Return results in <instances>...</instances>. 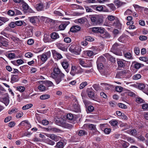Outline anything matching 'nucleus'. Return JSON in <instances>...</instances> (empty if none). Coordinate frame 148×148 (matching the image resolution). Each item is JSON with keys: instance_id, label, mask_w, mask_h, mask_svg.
I'll return each mask as SVG.
<instances>
[{"instance_id": "obj_1", "label": "nucleus", "mask_w": 148, "mask_h": 148, "mask_svg": "<svg viewBox=\"0 0 148 148\" xmlns=\"http://www.w3.org/2000/svg\"><path fill=\"white\" fill-rule=\"evenodd\" d=\"M69 50L71 53L79 55L81 49L78 46H76L73 44L69 48Z\"/></svg>"}, {"instance_id": "obj_2", "label": "nucleus", "mask_w": 148, "mask_h": 148, "mask_svg": "<svg viewBox=\"0 0 148 148\" xmlns=\"http://www.w3.org/2000/svg\"><path fill=\"white\" fill-rule=\"evenodd\" d=\"M51 56V52L50 51H48L43 53L38 56V58L40 59L42 62H45L47 59Z\"/></svg>"}, {"instance_id": "obj_3", "label": "nucleus", "mask_w": 148, "mask_h": 148, "mask_svg": "<svg viewBox=\"0 0 148 148\" xmlns=\"http://www.w3.org/2000/svg\"><path fill=\"white\" fill-rule=\"evenodd\" d=\"M118 67L124 68L127 64V61L123 59H118L117 60Z\"/></svg>"}, {"instance_id": "obj_4", "label": "nucleus", "mask_w": 148, "mask_h": 148, "mask_svg": "<svg viewBox=\"0 0 148 148\" xmlns=\"http://www.w3.org/2000/svg\"><path fill=\"white\" fill-rule=\"evenodd\" d=\"M86 92L88 96L94 100L95 98L94 91L92 88H88L87 89Z\"/></svg>"}, {"instance_id": "obj_5", "label": "nucleus", "mask_w": 148, "mask_h": 148, "mask_svg": "<svg viewBox=\"0 0 148 148\" xmlns=\"http://www.w3.org/2000/svg\"><path fill=\"white\" fill-rule=\"evenodd\" d=\"M105 59L103 56H101L98 58L97 61V66L99 69H101L103 67V66L102 63H100L105 61Z\"/></svg>"}, {"instance_id": "obj_6", "label": "nucleus", "mask_w": 148, "mask_h": 148, "mask_svg": "<svg viewBox=\"0 0 148 148\" xmlns=\"http://www.w3.org/2000/svg\"><path fill=\"white\" fill-rule=\"evenodd\" d=\"M46 136L47 137L56 142L59 140L61 138L60 137L54 134H47Z\"/></svg>"}, {"instance_id": "obj_7", "label": "nucleus", "mask_w": 148, "mask_h": 148, "mask_svg": "<svg viewBox=\"0 0 148 148\" xmlns=\"http://www.w3.org/2000/svg\"><path fill=\"white\" fill-rule=\"evenodd\" d=\"M34 8L38 11H43L45 8V6L42 2L39 3L34 5Z\"/></svg>"}, {"instance_id": "obj_8", "label": "nucleus", "mask_w": 148, "mask_h": 148, "mask_svg": "<svg viewBox=\"0 0 148 148\" xmlns=\"http://www.w3.org/2000/svg\"><path fill=\"white\" fill-rule=\"evenodd\" d=\"M8 42L5 38L2 36H0V47H8Z\"/></svg>"}, {"instance_id": "obj_9", "label": "nucleus", "mask_w": 148, "mask_h": 148, "mask_svg": "<svg viewBox=\"0 0 148 148\" xmlns=\"http://www.w3.org/2000/svg\"><path fill=\"white\" fill-rule=\"evenodd\" d=\"M51 77L54 79L57 84H58L62 80V78L64 77H61L59 75H57L55 74H51Z\"/></svg>"}, {"instance_id": "obj_10", "label": "nucleus", "mask_w": 148, "mask_h": 148, "mask_svg": "<svg viewBox=\"0 0 148 148\" xmlns=\"http://www.w3.org/2000/svg\"><path fill=\"white\" fill-rule=\"evenodd\" d=\"M53 73L52 74H55L57 75H59L61 77H64V75L62 73L60 69L58 67H55L53 69Z\"/></svg>"}, {"instance_id": "obj_11", "label": "nucleus", "mask_w": 148, "mask_h": 148, "mask_svg": "<svg viewBox=\"0 0 148 148\" xmlns=\"http://www.w3.org/2000/svg\"><path fill=\"white\" fill-rule=\"evenodd\" d=\"M99 18V16L97 15L96 16H92L91 17V20L92 23L94 24H99L101 22H99L98 21V20Z\"/></svg>"}, {"instance_id": "obj_12", "label": "nucleus", "mask_w": 148, "mask_h": 148, "mask_svg": "<svg viewBox=\"0 0 148 148\" xmlns=\"http://www.w3.org/2000/svg\"><path fill=\"white\" fill-rule=\"evenodd\" d=\"M52 52L54 58L56 59H60L62 58L61 54L57 52L55 50H52Z\"/></svg>"}, {"instance_id": "obj_13", "label": "nucleus", "mask_w": 148, "mask_h": 148, "mask_svg": "<svg viewBox=\"0 0 148 148\" xmlns=\"http://www.w3.org/2000/svg\"><path fill=\"white\" fill-rule=\"evenodd\" d=\"M70 74L73 76L77 74V66L72 65Z\"/></svg>"}, {"instance_id": "obj_14", "label": "nucleus", "mask_w": 148, "mask_h": 148, "mask_svg": "<svg viewBox=\"0 0 148 148\" xmlns=\"http://www.w3.org/2000/svg\"><path fill=\"white\" fill-rule=\"evenodd\" d=\"M22 8L25 12H32V10L29 8V7L27 4L24 3L22 6Z\"/></svg>"}, {"instance_id": "obj_15", "label": "nucleus", "mask_w": 148, "mask_h": 148, "mask_svg": "<svg viewBox=\"0 0 148 148\" xmlns=\"http://www.w3.org/2000/svg\"><path fill=\"white\" fill-rule=\"evenodd\" d=\"M80 27L78 25H75L72 27L70 29V31L72 32H76L80 30Z\"/></svg>"}, {"instance_id": "obj_16", "label": "nucleus", "mask_w": 148, "mask_h": 148, "mask_svg": "<svg viewBox=\"0 0 148 148\" xmlns=\"http://www.w3.org/2000/svg\"><path fill=\"white\" fill-rule=\"evenodd\" d=\"M69 23L70 22L69 21L65 22L59 25V28L60 30H63Z\"/></svg>"}, {"instance_id": "obj_17", "label": "nucleus", "mask_w": 148, "mask_h": 148, "mask_svg": "<svg viewBox=\"0 0 148 148\" xmlns=\"http://www.w3.org/2000/svg\"><path fill=\"white\" fill-rule=\"evenodd\" d=\"M19 79L18 75H13L12 76L11 78V82L13 83L17 82Z\"/></svg>"}, {"instance_id": "obj_18", "label": "nucleus", "mask_w": 148, "mask_h": 148, "mask_svg": "<svg viewBox=\"0 0 148 148\" xmlns=\"http://www.w3.org/2000/svg\"><path fill=\"white\" fill-rule=\"evenodd\" d=\"M90 7L94 9H95L97 11H103V7L102 6L91 5Z\"/></svg>"}, {"instance_id": "obj_19", "label": "nucleus", "mask_w": 148, "mask_h": 148, "mask_svg": "<svg viewBox=\"0 0 148 148\" xmlns=\"http://www.w3.org/2000/svg\"><path fill=\"white\" fill-rule=\"evenodd\" d=\"M121 25V23L118 20V18H116L115 19V21L112 24V25L115 27H119Z\"/></svg>"}, {"instance_id": "obj_20", "label": "nucleus", "mask_w": 148, "mask_h": 148, "mask_svg": "<svg viewBox=\"0 0 148 148\" xmlns=\"http://www.w3.org/2000/svg\"><path fill=\"white\" fill-rule=\"evenodd\" d=\"M78 62L79 64L82 66L85 67L86 64V59H79L78 60Z\"/></svg>"}, {"instance_id": "obj_21", "label": "nucleus", "mask_w": 148, "mask_h": 148, "mask_svg": "<svg viewBox=\"0 0 148 148\" xmlns=\"http://www.w3.org/2000/svg\"><path fill=\"white\" fill-rule=\"evenodd\" d=\"M51 37L52 39L54 40H56L59 38L58 34L56 32H54L51 34Z\"/></svg>"}, {"instance_id": "obj_22", "label": "nucleus", "mask_w": 148, "mask_h": 148, "mask_svg": "<svg viewBox=\"0 0 148 148\" xmlns=\"http://www.w3.org/2000/svg\"><path fill=\"white\" fill-rule=\"evenodd\" d=\"M64 144L61 141H59L56 143L55 147L58 148H63L64 145Z\"/></svg>"}, {"instance_id": "obj_23", "label": "nucleus", "mask_w": 148, "mask_h": 148, "mask_svg": "<svg viewBox=\"0 0 148 148\" xmlns=\"http://www.w3.org/2000/svg\"><path fill=\"white\" fill-rule=\"evenodd\" d=\"M49 130L53 133H60L61 132L60 130L55 127L50 128H49Z\"/></svg>"}, {"instance_id": "obj_24", "label": "nucleus", "mask_w": 148, "mask_h": 148, "mask_svg": "<svg viewBox=\"0 0 148 148\" xmlns=\"http://www.w3.org/2000/svg\"><path fill=\"white\" fill-rule=\"evenodd\" d=\"M75 23L78 24H82L84 23V19L83 18H82L79 19H77L75 21Z\"/></svg>"}, {"instance_id": "obj_25", "label": "nucleus", "mask_w": 148, "mask_h": 148, "mask_svg": "<svg viewBox=\"0 0 148 148\" xmlns=\"http://www.w3.org/2000/svg\"><path fill=\"white\" fill-rule=\"evenodd\" d=\"M84 53L85 54H86L89 57H91L95 54V53L90 50L85 51H84Z\"/></svg>"}, {"instance_id": "obj_26", "label": "nucleus", "mask_w": 148, "mask_h": 148, "mask_svg": "<svg viewBox=\"0 0 148 148\" xmlns=\"http://www.w3.org/2000/svg\"><path fill=\"white\" fill-rule=\"evenodd\" d=\"M96 126V125L90 124H89L88 125V128L92 130H94L95 132L97 131Z\"/></svg>"}, {"instance_id": "obj_27", "label": "nucleus", "mask_w": 148, "mask_h": 148, "mask_svg": "<svg viewBox=\"0 0 148 148\" xmlns=\"http://www.w3.org/2000/svg\"><path fill=\"white\" fill-rule=\"evenodd\" d=\"M84 69H82L80 66H77V74H81L84 73Z\"/></svg>"}, {"instance_id": "obj_28", "label": "nucleus", "mask_w": 148, "mask_h": 148, "mask_svg": "<svg viewBox=\"0 0 148 148\" xmlns=\"http://www.w3.org/2000/svg\"><path fill=\"white\" fill-rule=\"evenodd\" d=\"M120 143L124 148H127L129 145V144L127 142L123 140H121Z\"/></svg>"}, {"instance_id": "obj_29", "label": "nucleus", "mask_w": 148, "mask_h": 148, "mask_svg": "<svg viewBox=\"0 0 148 148\" xmlns=\"http://www.w3.org/2000/svg\"><path fill=\"white\" fill-rule=\"evenodd\" d=\"M92 60H86V64L85 68L89 67L92 66Z\"/></svg>"}, {"instance_id": "obj_30", "label": "nucleus", "mask_w": 148, "mask_h": 148, "mask_svg": "<svg viewBox=\"0 0 148 148\" xmlns=\"http://www.w3.org/2000/svg\"><path fill=\"white\" fill-rule=\"evenodd\" d=\"M45 141L46 143L51 145H53L55 144V143L54 141L49 138L46 139L45 140Z\"/></svg>"}, {"instance_id": "obj_31", "label": "nucleus", "mask_w": 148, "mask_h": 148, "mask_svg": "<svg viewBox=\"0 0 148 148\" xmlns=\"http://www.w3.org/2000/svg\"><path fill=\"white\" fill-rule=\"evenodd\" d=\"M43 41L45 42H50L49 36L47 34H45L44 36L43 39Z\"/></svg>"}, {"instance_id": "obj_32", "label": "nucleus", "mask_w": 148, "mask_h": 148, "mask_svg": "<svg viewBox=\"0 0 148 148\" xmlns=\"http://www.w3.org/2000/svg\"><path fill=\"white\" fill-rule=\"evenodd\" d=\"M106 56L107 57V58L109 59V60L111 62L113 63H114L115 61V58L109 55L108 53L106 54Z\"/></svg>"}, {"instance_id": "obj_33", "label": "nucleus", "mask_w": 148, "mask_h": 148, "mask_svg": "<svg viewBox=\"0 0 148 148\" xmlns=\"http://www.w3.org/2000/svg\"><path fill=\"white\" fill-rule=\"evenodd\" d=\"M50 96L48 94H45L42 95L40 97V99L41 100H45L50 98Z\"/></svg>"}, {"instance_id": "obj_34", "label": "nucleus", "mask_w": 148, "mask_h": 148, "mask_svg": "<svg viewBox=\"0 0 148 148\" xmlns=\"http://www.w3.org/2000/svg\"><path fill=\"white\" fill-rule=\"evenodd\" d=\"M33 104H32L29 103L23 106L22 107V109L23 110L31 108Z\"/></svg>"}, {"instance_id": "obj_35", "label": "nucleus", "mask_w": 148, "mask_h": 148, "mask_svg": "<svg viewBox=\"0 0 148 148\" xmlns=\"http://www.w3.org/2000/svg\"><path fill=\"white\" fill-rule=\"evenodd\" d=\"M87 134V132L85 130H80L78 132V134L80 136H83Z\"/></svg>"}, {"instance_id": "obj_36", "label": "nucleus", "mask_w": 148, "mask_h": 148, "mask_svg": "<svg viewBox=\"0 0 148 148\" xmlns=\"http://www.w3.org/2000/svg\"><path fill=\"white\" fill-rule=\"evenodd\" d=\"M62 65L64 69H67L69 66V64L68 62L66 61H64L62 63Z\"/></svg>"}, {"instance_id": "obj_37", "label": "nucleus", "mask_w": 148, "mask_h": 148, "mask_svg": "<svg viewBox=\"0 0 148 148\" xmlns=\"http://www.w3.org/2000/svg\"><path fill=\"white\" fill-rule=\"evenodd\" d=\"M38 88L39 90L42 91H45V90L48 89V88H46L45 86L41 84L40 85L38 86Z\"/></svg>"}, {"instance_id": "obj_38", "label": "nucleus", "mask_w": 148, "mask_h": 148, "mask_svg": "<svg viewBox=\"0 0 148 148\" xmlns=\"http://www.w3.org/2000/svg\"><path fill=\"white\" fill-rule=\"evenodd\" d=\"M124 73V71H121L117 72L116 75V77L117 78H122V75Z\"/></svg>"}, {"instance_id": "obj_39", "label": "nucleus", "mask_w": 148, "mask_h": 148, "mask_svg": "<svg viewBox=\"0 0 148 148\" xmlns=\"http://www.w3.org/2000/svg\"><path fill=\"white\" fill-rule=\"evenodd\" d=\"M110 123L112 125L115 126L117 125V121L115 120H112L109 121Z\"/></svg>"}, {"instance_id": "obj_40", "label": "nucleus", "mask_w": 148, "mask_h": 148, "mask_svg": "<svg viewBox=\"0 0 148 148\" xmlns=\"http://www.w3.org/2000/svg\"><path fill=\"white\" fill-rule=\"evenodd\" d=\"M73 108L74 109V111L76 112H78L79 110V106L76 103L73 106Z\"/></svg>"}, {"instance_id": "obj_41", "label": "nucleus", "mask_w": 148, "mask_h": 148, "mask_svg": "<svg viewBox=\"0 0 148 148\" xmlns=\"http://www.w3.org/2000/svg\"><path fill=\"white\" fill-rule=\"evenodd\" d=\"M46 85L48 86H54L53 83L51 81L47 80L45 82Z\"/></svg>"}, {"instance_id": "obj_42", "label": "nucleus", "mask_w": 148, "mask_h": 148, "mask_svg": "<svg viewBox=\"0 0 148 148\" xmlns=\"http://www.w3.org/2000/svg\"><path fill=\"white\" fill-rule=\"evenodd\" d=\"M124 56L128 59H132V56L130 52H127L124 54Z\"/></svg>"}, {"instance_id": "obj_43", "label": "nucleus", "mask_w": 148, "mask_h": 148, "mask_svg": "<svg viewBox=\"0 0 148 148\" xmlns=\"http://www.w3.org/2000/svg\"><path fill=\"white\" fill-rule=\"evenodd\" d=\"M141 77V75L140 74H136L133 76L132 78L134 80H138Z\"/></svg>"}, {"instance_id": "obj_44", "label": "nucleus", "mask_w": 148, "mask_h": 148, "mask_svg": "<svg viewBox=\"0 0 148 148\" xmlns=\"http://www.w3.org/2000/svg\"><path fill=\"white\" fill-rule=\"evenodd\" d=\"M129 133L131 135L135 136L137 134V131L135 130H129Z\"/></svg>"}, {"instance_id": "obj_45", "label": "nucleus", "mask_w": 148, "mask_h": 148, "mask_svg": "<svg viewBox=\"0 0 148 148\" xmlns=\"http://www.w3.org/2000/svg\"><path fill=\"white\" fill-rule=\"evenodd\" d=\"M123 89L122 87L119 86H116L115 88L116 91L119 92H121L122 91Z\"/></svg>"}, {"instance_id": "obj_46", "label": "nucleus", "mask_w": 148, "mask_h": 148, "mask_svg": "<svg viewBox=\"0 0 148 148\" xmlns=\"http://www.w3.org/2000/svg\"><path fill=\"white\" fill-rule=\"evenodd\" d=\"M116 17L113 15H108V16L107 18L110 21H112L116 18Z\"/></svg>"}, {"instance_id": "obj_47", "label": "nucleus", "mask_w": 148, "mask_h": 148, "mask_svg": "<svg viewBox=\"0 0 148 148\" xmlns=\"http://www.w3.org/2000/svg\"><path fill=\"white\" fill-rule=\"evenodd\" d=\"M18 111L17 109L15 108H13L11 110H10L8 112V113L11 114L13 113H15Z\"/></svg>"}, {"instance_id": "obj_48", "label": "nucleus", "mask_w": 148, "mask_h": 148, "mask_svg": "<svg viewBox=\"0 0 148 148\" xmlns=\"http://www.w3.org/2000/svg\"><path fill=\"white\" fill-rule=\"evenodd\" d=\"M140 60L143 61L148 64V58L145 57H141L139 58Z\"/></svg>"}, {"instance_id": "obj_49", "label": "nucleus", "mask_w": 148, "mask_h": 148, "mask_svg": "<svg viewBox=\"0 0 148 148\" xmlns=\"http://www.w3.org/2000/svg\"><path fill=\"white\" fill-rule=\"evenodd\" d=\"M87 85V83L86 82H82L80 85L79 88L82 89L83 88L86 86Z\"/></svg>"}, {"instance_id": "obj_50", "label": "nucleus", "mask_w": 148, "mask_h": 148, "mask_svg": "<svg viewBox=\"0 0 148 148\" xmlns=\"http://www.w3.org/2000/svg\"><path fill=\"white\" fill-rule=\"evenodd\" d=\"M17 89L20 92H23L25 90V88L23 86H19L17 87Z\"/></svg>"}, {"instance_id": "obj_51", "label": "nucleus", "mask_w": 148, "mask_h": 148, "mask_svg": "<svg viewBox=\"0 0 148 148\" xmlns=\"http://www.w3.org/2000/svg\"><path fill=\"white\" fill-rule=\"evenodd\" d=\"M118 106L119 108H122L126 109L127 108V106L125 105L122 103H119L118 104Z\"/></svg>"}, {"instance_id": "obj_52", "label": "nucleus", "mask_w": 148, "mask_h": 148, "mask_svg": "<svg viewBox=\"0 0 148 148\" xmlns=\"http://www.w3.org/2000/svg\"><path fill=\"white\" fill-rule=\"evenodd\" d=\"M145 87V85L143 83H140L138 85V88L141 90L144 89Z\"/></svg>"}, {"instance_id": "obj_53", "label": "nucleus", "mask_w": 148, "mask_h": 148, "mask_svg": "<svg viewBox=\"0 0 148 148\" xmlns=\"http://www.w3.org/2000/svg\"><path fill=\"white\" fill-rule=\"evenodd\" d=\"M8 26L11 28H14L16 26L15 21L11 22L9 24Z\"/></svg>"}, {"instance_id": "obj_54", "label": "nucleus", "mask_w": 148, "mask_h": 148, "mask_svg": "<svg viewBox=\"0 0 148 148\" xmlns=\"http://www.w3.org/2000/svg\"><path fill=\"white\" fill-rule=\"evenodd\" d=\"M66 118L69 120H72L73 119V114L69 113L67 114Z\"/></svg>"}, {"instance_id": "obj_55", "label": "nucleus", "mask_w": 148, "mask_h": 148, "mask_svg": "<svg viewBox=\"0 0 148 148\" xmlns=\"http://www.w3.org/2000/svg\"><path fill=\"white\" fill-rule=\"evenodd\" d=\"M33 56V54L31 52H28L26 53L25 56L26 57L28 58H30L32 57Z\"/></svg>"}, {"instance_id": "obj_56", "label": "nucleus", "mask_w": 148, "mask_h": 148, "mask_svg": "<svg viewBox=\"0 0 148 148\" xmlns=\"http://www.w3.org/2000/svg\"><path fill=\"white\" fill-rule=\"evenodd\" d=\"M23 21H15L16 25L18 26H21L23 24Z\"/></svg>"}, {"instance_id": "obj_57", "label": "nucleus", "mask_w": 148, "mask_h": 148, "mask_svg": "<svg viewBox=\"0 0 148 148\" xmlns=\"http://www.w3.org/2000/svg\"><path fill=\"white\" fill-rule=\"evenodd\" d=\"M84 13L83 12H74L73 13V15L74 16H80L83 14Z\"/></svg>"}, {"instance_id": "obj_58", "label": "nucleus", "mask_w": 148, "mask_h": 148, "mask_svg": "<svg viewBox=\"0 0 148 148\" xmlns=\"http://www.w3.org/2000/svg\"><path fill=\"white\" fill-rule=\"evenodd\" d=\"M8 14L10 16H13L15 14L14 10L13 11L11 10H9L8 12Z\"/></svg>"}, {"instance_id": "obj_59", "label": "nucleus", "mask_w": 148, "mask_h": 148, "mask_svg": "<svg viewBox=\"0 0 148 148\" xmlns=\"http://www.w3.org/2000/svg\"><path fill=\"white\" fill-rule=\"evenodd\" d=\"M85 8L87 12H93L92 10L88 6H85Z\"/></svg>"}, {"instance_id": "obj_60", "label": "nucleus", "mask_w": 148, "mask_h": 148, "mask_svg": "<svg viewBox=\"0 0 148 148\" xmlns=\"http://www.w3.org/2000/svg\"><path fill=\"white\" fill-rule=\"evenodd\" d=\"M139 39L141 40L144 41L147 39V36H140L139 37Z\"/></svg>"}, {"instance_id": "obj_61", "label": "nucleus", "mask_w": 148, "mask_h": 148, "mask_svg": "<svg viewBox=\"0 0 148 148\" xmlns=\"http://www.w3.org/2000/svg\"><path fill=\"white\" fill-rule=\"evenodd\" d=\"M64 41L66 43H69L71 42V40L69 37H66L64 39Z\"/></svg>"}, {"instance_id": "obj_62", "label": "nucleus", "mask_w": 148, "mask_h": 148, "mask_svg": "<svg viewBox=\"0 0 148 148\" xmlns=\"http://www.w3.org/2000/svg\"><path fill=\"white\" fill-rule=\"evenodd\" d=\"M92 87L94 89L97 91H98L100 89L99 87L96 84H94L93 85Z\"/></svg>"}, {"instance_id": "obj_63", "label": "nucleus", "mask_w": 148, "mask_h": 148, "mask_svg": "<svg viewBox=\"0 0 148 148\" xmlns=\"http://www.w3.org/2000/svg\"><path fill=\"white\" fill-rule=\"evenodd\" d=\"M14 12H15V14L16 15H21L22 14V13L19 10L17 9H15L14 10Z\"/></svg>"}, {"instance_id": "obj_64", "label": "nucleus", "mask_w": 148, "mask_h": 148, "mask_svg": "<svg viewBox=\"0 0 148 148\" xmlns=\"http://www.w3.org/2000/svg\"><path fill=\"white\" fill-rule=\"evenodd\" d=\"M107 5L112 10H114L115 9V8L114 5L112 3L108 4Z\"/></svg>"}]
</instances>
